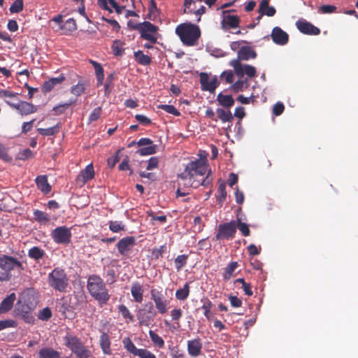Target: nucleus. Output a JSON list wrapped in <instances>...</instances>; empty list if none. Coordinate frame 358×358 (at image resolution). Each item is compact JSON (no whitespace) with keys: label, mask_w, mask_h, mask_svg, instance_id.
I'll return each instance as SVG.
<instances>
[{"label":"nucleus","mask_w":358,"mask_h":358,"mask_svg":"<svg viewBox=\"0 0 358 358\" xmlns=\"http://www.w3.org/2000/svg\"><path fill=\"white\" fill-rule=\"evenodd\" d=\"M208 171L206 159H196L188 163L185 171L178 175L182 180H189L191 187L197 188L200 185L208 187L211 185L213 178L208 175L203 178Z\"/></svg>","instance_id":"f257e3e1"},{"label":"nucleus","mask_w":358,"mask_h":358,"mask_svg":"<svg viewBox=\"0 0 358 358\" xmlns=\"http://www.w3.org/2000/svg\"><path fill=\"white\" fill-rule=\"evenodd\" d=\"M87 288L92 297L98 301L100 306L108 303L110 294L99 275L95 274L90 275L87 282Z\"/></svg>","instance_id":"f03ea898"},{"label":"nucleus","mask_w":358,"mask_h":358,"mask_svg":"<svg viewBox=\"0 0 358 358\" xmlns=\"http://www.w3.org/2000/svg\"><path fill=\"white\" fill-rule=\"evenodd\" d=\"M175 31L182 44L186 46L195 45L201 36V30L199 26L190 22L178 24Z\"/></svg>","instance_id":"7ed1b4c3"},{"label":"nucleus","mask_w":358,"mask_h":358,"mask_svg":"<svg viewBox=\"0 0 358 358\" xmlns=\"http://www.w3.org/2000/svg\"><path fill=\"white\" fill-rule=\"evenodd\" d=\"M48 282L55 290L66 292L69 286V278L64 269L57 267L48 274Z\"/></svg>","instance_id":"20e7f679"},{"label":"nucleus","mask_w":358,"mask_h":358,"mask_svg":"<svg viewBox=\"0 0 358 358\" xmlns=\"http://www.w3.org/2000/svg\"><path fill=\"white\" fill-rule=\"evenodd\" d=\"M64 340L65 345L75 354L77 358H89L91 356V351L76 336L68 334L64 337Z\"/></svg>","instance_id":"39448f33"},{"label":"nucleus","mask_w":358,"mask_h":358,"mask_svg":"<svg viewBox=\"0 0 358 358\" xmlns=\"http://www.w3.org/2000/svg\"><path fill=\"white\" fill-rule=\"evenodd\" d=\"M0 268L3 273L8 274V280L11 276V271L17 270L19 273L24 270L22 263L16 257L7 255H0Z\"/></svg>","instance_id":"423d86ee"},{"label":"nucleus","mask_w":358,"mask_h":358,"mask_svg":"<svg viewBox=\"0 0 358 358\" xmlns=\"http://www.w3.org/2000/svg\"><path fill=\"white\" fill-rule=\"evenodd\" d=\"M151 299L154 301L157 312L164 315L167 313L170 308V301L166 299L162 291L157 289L150 290Z\"/></svg>","instance_id":"0eeeda50"},{"label":"nucleus","mask_w":358,"mask_h":358,"mask_svg":"<svg viewBox=\"0 0 358 358\" xmlns=\"http://www.w3.org/2000/svg\"><path fill=\"white\" fill-rule=\"evenodd\" d=\"M236 233V221L231 220L229 222L220 224L218 226L216 240H230L234 238Z\"/></svg>","instance_id":"6e6552de"},{"label":"nucleus","mask_w":358,"mask_h":358,"mask_svg":"<svg viewBox=\"0 0 358 358\" xmlns=\"http://www.w3.org/2000/svg\"><path fill=\"white\" fill-rule=\"evenodd\" d=\"M52 240L57 244L67 245L71 242V228L66 226L57 227L51 231Z\"/></svg>","instance_id":"1a4fd4ad"},{"label":"nucleus","mask_w":358,"mask_h":358,"mask_svg":"<svg viewBox=\"0 0 358 358\" xmlns=\"http://www.w3.org/2000/svg\"><path fill=\"white\" fill-rule=\"evenodd\" d=\"M229 65L234 69L236 74L238 77H243L245 74L250 78L256 76L257 71L255 66L249 64H241L238 60H231Z\"/></svg>","instance_id":"9d476101"},{"label":"nucleus","mask_w":358,"mask_h":358,"mask_svg":"<svg viewBox=\"0 0 358 358\" xmlns=\"http://www.w3.org/2000/svg\"><path fill=\"white\" fill-rule=\"evenodd\" d=\"M235 10H227L222 11V20L221 26L223 29H236L239 27L241 22L238 15H230L229 13L234 12Z\"/></svg>","instance_id":"9b49d317"},{"label":"nucleus","mask_w":358,"mask_h":358,"mask_svg":"<svg viewBox=\"0 0 358 358\" xmlns=\"http://www.w3.org/2000/svg\"><path fill=\"white\" fill-rule=\"evenodd\" d=\"M201 87L203 91L213 93L219 86L220 82L216 76L209 81V76L207 73L202 72L199 75Z\"/></svg>","instance_id":"f8f14e48"},{"label":"nucleus","mask_w":358,"mask_h":358,"mask_svg":"<svg viewBox=\"0 0 358 358\" xmlns=\"http://www.w3.org/2000/svg\"><path fill=\"white\" fill-rule=\"evenodd\" d=\"M157 313L153 310V306L150 303V307L148 310H139L137 313V317L141 325L149 326L154 322Z\"/></svg>","instance_id":"ddd939ff"},{"label":"nucleus","mask_w":358,"mask_h":358,"mask_svg":"<svg viewBox=\"0 0 358 358\" xmlns=\"http://www.w3.org/2000/svg\"><path fill=\"white\" fill-rule=\"evenodd\" d=\"M8 105L12 108L17 110L22 115H27L36 112L37 108L36 106L27 101H20L17 103H11L6 101Z\"/></svg>","instance_id":"4468645a"},{"label":"nucleus","mask_w":358,"mask_h":358,"mask_svg":"<svg viewBox=\"0 0 358 358\" xmlns=\"http://www.w3.org/2000/svg\"><path fill=\"white\" fill-rule=\"evenodd\" d=\"M135 241L134 236H127L120 239L116 245L119 253L122 255H127L135 245Z\"/></svg>","instance_id":"2eb2a0df"},{"label":"nucleus","mask_w":358,"mask_h":358,"mask_svg":"<svg viewBox=\"0 0 358 358\" xmlns=\"http://www.w3.org/2000/svg\"><path fill=\"white\" fill-rule=\"evenodd\" d=\"M296 25L299 31L303 34L316 36L320 34V29L318 27L306 20H298Z\"/></svg>","instance_id":"dca6fc26"},{"label":"nucleus","mask_w":358,"mask_h":358,"mask_svg":"<svg viewBox=\"0 0 358 358\" xmlns=\"http://www.w3.org/2000/svg\"><path fill=\"white\" fill-rule=\"evenodd\" d=\"M271 37L275 43L280 45L287 44L289 41V35L279 27L273 29Z\"/></svg>","instance_id":"f3484780"},{"label":"nucleus","mask_w":358,"mask_h":358,"mask_svg":"<svg viewBox=\"0 0 358 358\" xmlns=\"http://www.w3.org/2000/svg\"><path fill=\"white\" fill-rule=\"evenodd\" d=\"M202 346L201 340L199 337L188 341L187 348L189 355L192 357L199 356L202 352Z\"/></svg>","instance_id":"a211bd4d"},{"label":"nucleus","mask_w":358,"mask_h":358,"mask_svg":"<svg viewBox=\"0 0 358 358\" xmlns=\"http://www.w3.org/2000/svg\"><path fill=\"white\" fill-rule=\"evenodd\" d=\"M128 25L130 26L131 29L138 30L141 34V33H156L158 30V27L157 26L148 21L135 24L132 26L129 23Z\"/></svg>","instance_id":"6ab92c4d"},{"label":"nucleus","mask_w":358,"mask_h":358,"mask_svg":"<svg viewBox=\"0 0 358 358\" xmlns=\"http://www.w3.org/2000/svg\"><path fill=\"white\" fill-rule=\"evenodd\" d=\"M257 57L256 52L250 46H242L238 51V58L234 60H248L250 59H255Z\"/></svg>","instance_id":"aec40b11"},{"label":"nucleus","mask_w":358,"mask_h":358,"mask_svg":"<svg viewBox=\"0 0 358 358\" xmlns=\"http://www.w3.org/2000/svg\"><path fill=\"white\" fill-rule=\"evenodd\" d=\"M94 177V167L92 164L87 165L85 169L81 171L77 177V182L85 184L87 181L92 180Z\"/></svg>","instance_id":"412c9836"},{"label":"nucleus","mask_w":358,"mask_h":358,"mask_svg":"<svg viewBox=\"0 0 358 358\" xmlns=\"http://www.w3.org/2000/svg\"><path fill=\"white\" fill-rule=\"evenodd\" d=\"M64 80L65 76L62 74L57 78H52L43 84L41 90L44 94L50 92L55 85L62 83Z\"/></svg>","instance_id":"4be33fe9"},{"label":"nucleus","mask_w":358,"mask_h":358,"mask_svg":"<svg viewBox=\"0 0 358 358\" xmlns=\"http://www.w3.org/2000/svg\"><path fill=\"white\" fill-rule=\"evenodd\" d=\"M143 288L138 282H135L131 285V294L136 303H141L143 300Z\"/></svg>","instance_id":"5701e85b"},{"label":"nucleus","mask_w":358,"mask_h":358,"mask_svg":"<svg viewBox=\"0 0 358 358\" xmlns=\"http://www.w3.org/2000/svg\"><path fill=\"white\" fill-rule=\"evenodd\" d=\"M36 186L44 194H48L51 191V186L48 182V177L45 175H41L35 180Z\"/></svg>","instance_id":"b1692460"},{"label":"nucleus","mask_w":358,"mask_h":358,"mask_svg":"<svg viewBox=\"0 0 358 358\" xmlns=\"http://www.w3.org/2000/svg\"><path fill=\"white\" fill-rule=\"evenodd\" d=\"M16 299L15 293H11L3 299L0 304V314L7 313L13 306V303Z\"/></svg>","instance_id":"393cba45"},{"label":"nucleus","mask_w":358,"mask_h":358,"mask_svg":"<svg viewBox=\"0 0 358 358\" xmlns=\"http://www.w3.org/2000/svg\"><path fill=\"white\" fill-rule=\"evenodd\" d=\"M217 101L222 107L229 109L234 105V99L231 95L223 94L222 92L217 96Z\"/></svg>","instance_id":"a878e982"},{"label":"nucleus","mask_w":358,"mask_h":358,"mask_svg":"<svg viewBox=\"0 0 358 358\" xmlns=\"http://www.w3.org/2000/svg\"><path fill=\"white\" fill-rule=\"evenodd\" d=\"M100 347L104 355H111L110 340L108 334L102 333L100 336Z\"/></svg>","instance_id":"bb28decb"},{"label":"nucleus","mask_w":358,"mask_h":358,"mask_svg":"<svg viewBox=\"0 0 358 358\" xmlns=\"http://www.w3.org/2000/svg\"><path fill=\"white\" fill-rule=\"evenodd\" d=\"M36 304L32 303L26 306H22V317L27 323H33L34 322V317L30 311L33 310Z\"/></svg>","instance_id":"cd10ccee"},{"label":"nucleus","mask_w":358,"mask_h":358,"mask_svg":"<svg viewBox=\"0 0 358 358\" xmlns=\"http://www.w3.org/2000/svg\"><path fill=\"white\" fill-rule=\"evenodd\" d=\"M90 63L94 68L95 74L97 80V86H101L103 85L104 80V71L102 66L97 62L90 60Z\"/></svg>","instance_id":"c85d7f7f"},{"label":"nucleus","mask_w":358,"mask_h":358,"mask_svg":"<svg viewBox=\"0 0 358 358\" xmlns=\"http://www.w3.org/2000/svg\"><path fill=\"white\" fill-rule=\"evenodd\" d=\"M216 114L222 122H231L233 121L234 116L229 109L225 110L218 108L216 109Z\"/></svg>","instance_id":"c756f323"},{"label":"nucleus","mask_w":358,"mask_h":358,"mask_svg":"<svg viewBox=\"0 0 358 358\" xmlns=\"http://www.w3.org/2000/svg\"><path fill=\"white\" fill-rule=\"evenodd\" d=\"M61 353L50 348H44L39 350V358H60Z\"/></svg>","instance_id":"7c9ffc66"},{"label":"nucleus","mask_w":358,"mask_h":358,"mask_svg":"<svg viewBox=\"0 0 358 358\" xmlns=\"http://www.w3.org/2000/svg\"><path fill=\"white\" fill-rule=\"evenodd\" d=\"M62 127V123L58 122L56 125L47 129L38 128L37 131L43 136H55L58 134Z\"/></svg>","instance_id":"2f4dec72"},{"label":"nucleus","mask_w":358,"mask_h":358,"mask_svg":"<svg viewBox=\"0 0 358 358\" xmlns=\"http://www.w3.org/2000/svg\"><path fill=\"white\" fill-rule=\"evenodd\" d=\"M60 29L63 31L64 34H70L77 29L76 22L73 18H69L61 25Z\"/></svg>","instance_id":"473e14b6"},{"label":"nucleus","mask_w":358,"mask_h":358,"mask_svg":"<svg viewBox=\"0 0 358 358\" xmlns=\"http://www.w3.org/2000/svg\"><path fill=\"white\" fill-rule=\"evenodd\" d=\"M45 255V251L37 246H34L28 250V257L36 262H38Z\"/></svg>","instance_id":"72a5a7b5"},{"label":"nucleus","mask_w":358,"mask_h":358,"mask_svg":"<svg viewBox=\"0 0 358 358\" xmlns=\"http://www.w3.org/2000/svg\"><path fill=\"white\" fill-rule=\"evenodd\" d=\"M201 301L203 302L201 309L203 310V315L207 320H210L213 317V314L211 312L213 304L208 299H205Z\"/></svg>","instance_id":"f704fd0d"},{"label":"nucleus","mask_w":358,"mask_h":358,"mask_svg":"<svg viewBox=\"0 0 358 358\" xmlns=\"http://www.w3.org/2000/svg\"><path fill=\"white\" fill-rule=\"evenodd\" d=\"M134 55L136 61L141 65L147 66L152 62L151 58L148 55H144L141 50L135 52Z\"/></svg>","instance_id":"c9c22d12"},{"label":"nucleus","mask_w":358,"mask_h":358,"mask_svg":"<svg viewBox=\"0 0 358 358\" xmlns=\"http://www.w3.org/2000/svg\"><path fill=\"white\" fill-rule=\"evenodd\" d=\"M33 214L34 220L41 224H47L50 221L48 214L43 211L36 209L34 210Z\"/></svg>","instance_id":"e433bc0d"},{"label":"nucleus","mask_w":358,"mask_h":358,"mask_svg":"<svg viewBox=\"0 0 358 358\" xmlns=\"http://www.w3.org/2000/svg\"><path fill=\"white\" fill-rule=\"evenodd\" d=\"M189 285L188 282H186L184 285H183V287L181 288V289H178L176 290V298L178 299V300H180V301H184L185 299H187V297L189 296V292H190V289H189Z\"/></svg>","instance_id":"4c0bfd02"},{"label":"nucleus","mask_w":358,"mask_h":358,"mask_svg":"<svg viewBox=\"0 0 358 358\" xmlns=\"http://www.w3.org/2000/svg\"><path fill=\"white\" fill-rule=\"evenodd\" d=\"M238 264L237 262H230L227 266L224 268V273L222 274L223 279L224 280H229L233 275V273L238 267Z\"/></svg>","instance_id":"58836bf2"},{"label":"nucleus","mask_w":358,"mask_h":358,"mask_svg":"<svg viewBox=\"0 0 358 358\" xmlns=\"http://www.w3.org/2000/svg\"><path fill=\"white\" fill-rule=\"evenodd\" d=\"M123 345L124 348L129 352L131 354L136 356L140 351V349H138L135 345L133 343L132 341L129 338H124L123 341Z\"/></svg>","instance_id":"ea45409f"},{"label":"nucleus","mask_w":358,"mask_h":358,"mask_svg":"<svg viewBox=\"0 0 358 358\" xmlns=\"http://www.w3.org/2000/svg\"><path fill=\"white\" fill-rule=\"evenodd\" d=\"M149 336L155 345L159 348H162L164 346V341L163 338L156 334L154 331L150 330Z\"/></svg>","instance_id":"a19ab883"},{"label":"nucleus","mask_w":358,"mask_h":358,"mask_svg":"<svg viewBox=\"0 0 358 358\" xmlns=\"http://www.w3.org/2000/svg\"><path fill=\"white\" fill-rule=\"evenodd\" d=\"M248 85V80H239L232 83L231 85V89L236 92H238L243 91L244 88H247Z\"/></svg>","instance_id":"79ce46f5"},{"label":"nucleus","mask_w":358,"mask_h":358,"mask_svg":"<svg viewBox=\"0 0 358 358\" xmlns=\"http://www.w3.org/2000/svg\"><path fill=\"white\" fill-rule=\"evenodd\" d=\"M85 91V85L83 82L79 81L77 85L73 86L71 89V93L75 96H80Z\"/></svg>","instance_id":"37998d69"},{"label":"nucleus","mask_w":358,"mask_h":358,"mask_svg":"<svg viewBox=\"0 0 358 358\" xmlns=\"http://www.w3.org/2000/svg\"><path fill=\"white\" fill-rule=\"evenodd\" d=\"M123 45L124 43L121 41L115 40L113 41L112 50L114 55L121 56L124 53Z\"/></svg>","instance_id":"c03bdc74"},{"label":"nucleus","mask_w":358,"mask_h":358,"mask_svg":"<svg viewBox=\"0 0 358 358\" xmlns=\"http://www.w3.org/2000/svg\"><path fill=\"white\" fill-rule=\"evenodd\" d=\"M187 259V255H180L175 259V266L178 271L186 265Z\"/></svg>","instance_id":"a18cd8bd"},{"label":"nucleus","mask_w":358,"mask_h":358,"mask_svg":"<svg viewBox=\"0 0 358 358\" xmlns=\"http://www.w3.org/2000/svg\"><path fill=\"white\" fill-rule=\"evenodd\" d=\"M118 310L119 313H121L122 316L124 319H129L130 322L134 321V315H131L129 310L127 308V307L123 304H121L118 306Z\"/></svg>","instance_id":"49530a36"},{"label":"nucleus","mask_w":358,"mask_h":358,"mask_svg":"<svg viewBox=\"0 0 358 358\" xmlns=\"http://www.w3.org/2000/svg\"><path fill=\"white\" fill-rule=\"evenodd\" d=\"M157 145H151L148 147L140 148L137 151V153H138L141 156L150 155L155 154L157 152Z\"/></svg>","instance_id":"de8ad7c7"},{"label":"nucleus","mask_w":358,"mask_h":358,"mask_svg":"<svg viewBox=\"0 0 358 358\" xmlns=\"http://www.w3.org/2000/svg\"><path fill=\"white\" fill-rule=\"evenodd\" d=\"M236 221V229L241 232L244 236H248L250 234V229L247 224L242 222L240 218H238Z\"/></svg>","instance_id":"09e8293b"},{"label":"nucleus","mask_w":358,"mask_h":358,"mask_svg":"<svg viewBox=\"0 0 358 358\" xmlns=\"http://www.w3.org/2000/svg\"><path fill=\"white\" fill-rule=\"evenodd\" d=\"M158 108L162 109V110L166 111V113L173 115L175 116L180 115V113L173 105L162 104V105L158 106Z\"/></svg>","instance_id":"8fccbe9b"},{"label":"nucleus","mask_w":358,"mask_h":358,"mask_svg":"<svg viewBox=\"0 0 358 358\" xmlns=\"http://www.w3.org/2000/svg\"><path fill=\"white\" fill-rule=\"evenodd\" d=\"M108 225L110 230L114 233L124 230V225L120 221H110Z\"/></svg>","instance_id":"3c124183"},{"label":"nucleus","mask_w":358,"mask_h":358,"mask_svg":"<svg viewBox=\"0 0 358 358\" xmlns=\"http://www.w3.org/2000/svg\"><path fill=\"white\" fill-rule=\"evenodd\" d=\"M220 79L224 80L227 84H232L234 80V74L231 70L224 71L221 73Z\"/></svg>","instance_id":"603ef678"},{"label":"nucleus","mask_w":358,"mask_h":358,"mask_svg":"<svg viewBox=\"0 0 358 358\" xmlns=\"http://www.w3.org/2000/svg\"><path fill=\"white\" fill-rule=\"evenodd\" d=\"M73 103H74V101L62 103L55 106L52 108V110L55 112L54 115H59L63 114L65 110L68 108L69 106H71Z\"/></svg>","instance_id":"864d4df0"},{"label":"nucleus","mask_w":358,"mask_h":358,"mask_svg":"<svg viewBox=\"0 0 358 358\" xmlns=\"http://www.w3.org/2000/svg\"><path fill=\"white\" fill-rule=\"evenodd\" d=\"M52 317V311L50 308H43L38 315V318L42 321H48Z\"/></svg>","instance_id":"5fc2aeb1"},{"label":"nucleus","mask_w":358,"mask_h":358,"mask_svg":"<svg viewBox=\"0 0 358 358\" xmlns=\"http://www.w3.org/2000/svg\"><path fill=\"white\" fill-rule=\"evenodd\" d=\"M23 10V1L15 0L10 6L9 10L11 13H18Z\"/></svg>","instance_id":"6e6d98bb"},{"label":"nucleus","mask_w":358,"mask_h":358,"mask_svg":"<svg viewBox=\"0 0 358 358\" xmlns=\"http://www.w3.org/2000/svg\"><path fill=\"white\" fill-rule=\"evenodd\" d=\"M34 157V155L33 152L29 148H26L23 150L20 151L17 155V158L23 161L30 158H33Z\"/></svg>","instance_id":"4d7b16f0"},{"label":"nucleus","mask_w":358,"mask_h":358,"mask_svg":"<svg viewBox=\"0 0 358 358\" xmlns=\"http://www.w3.org/2000/svg\"><path fill=\"white\" fill-rule=\"evenodd\" d=\"M114 75L110 73L106 78V81L104 85L105 94H108L110 92L111 88L113 87V82L114 80Z\"/></svg>","instance_id":"13d9d810"},{"label":"nucleus","mask_w":358,"mask_h":358,"mask_svg":"<svg viewBox=\"0 0 358 358\" xmlns=\"http://www.w3.org/2000/svg\"><path fill=\"white\" fill-rule=\"evenodd\" d=\"M218 192L220 194L218 196V201L219 203H223L227 197V191H226V187L224 183L220 184L218 187Z\"/></svg>","instance_id":"bf43d9fd"},{"label":"nucleus","mask_w":358,"mask_h":358,"mask_svg":"<svg viewBox=\"0 0 358 358\" xmlns=\"http://www.w3.org/2000/svg\"><path fill=\"white\" fill-rule=\"evenodd\" d=\"M166 250V245H161L159 248H154L152 250V254L154 256L155 259H157L159 257H162L163 254Z\"/></svg>","instance_id":"052dcab7"},{"label":"nucleus","mask_w":358,"mask_h":358,"mask_svg":"<svg viewBox=\"0 0 358 358\" xmlns=\"http://www.w3.org/2000/svg\"><path fill=\"white\" fill-rule=\"evenodd\" d=\"M171 316L173 321L177 322L178 324V321L182 316V310L181 308H174L171 311Z\"/></svg>","instance_id":"680f3d73"},{"label":"nucleus","mask_w":358,"mask_h":358,"mask_svg":"<svg viewBox=\"0 0 358 358\" xmlns=\"http://www.w3.org/2000/svg\"><path fill=\"white\" fill-rule=\"evenodd\" d=\"M16 325V322L13 320H0V331L9 327H15Z\"/></svg>","instance_id":"e2e57ef3"},{"label":"nucleus","mask_w":358,"mask_h":358,"mask_svg":"<svg viewBox=\"0 0 358 358\" xmlns=\"http://www.w3.org/2000/svg\"><path fill=\"white\" fill-rule=\"evenodd\" d=\"M101 108L100 107L95 108L89 116L90 122H94L97 120L101 115Z\"/></svg>","instance_id":"0e129e2a"},{"label":"nucleus","mask_w":358,"mask_h":358,"mask_svg":"<svg viewBox=\"0 0 358 358\" xmlns=\"http://www.w3.org/2000/svg\"><path fill=\"white\" fill-rule=\"evenodd\" d=\"M139 358H157L156 356L147 349H140L138 355Z\"/></svg>","instance_id":"69168bd1"},{"label":"nucleus","mask_w":358,"mask_h":358,"mask_svg":"<svg viewBox=\"0 0 358 358\" xmlns=\"http://www.w3.org/2000/svg\"><path fill=\"white\" fill-rule=\"evenodd\" d=\"M136 120L141 124L147 126L151 123V120L144 115L137 114L135 115Z\"/></svg>","instance_id":"338daca9"},{"label":"nucleus","mask_w":358,"mask_h":358,"mask_svg":"<svg viewBox=\"0 0 358 358\" xmlns=\"http://www.w3.org/2000/svg\"><path fill=\"white\" fill-rule=\"evenodd\" d=\"M285 110V106L282 103L278 102L273 107V113L276 115H280Z\"/></svg>","instance_id":"774afa93"}]
</instances>
